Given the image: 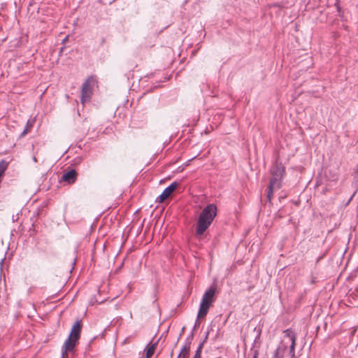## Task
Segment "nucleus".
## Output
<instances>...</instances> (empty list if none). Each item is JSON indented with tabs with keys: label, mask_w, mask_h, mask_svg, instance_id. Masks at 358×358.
<instances>
[{
	"label": "nucleus",
	"mask_w": 358,
	"mask_h": 358,
	"mask_svg": "<svg viewBox=\"0 0 358 358\" xmlns=\"http://www.w3.org/2000/svg\"><path fill=\"white\" fill-rule=\"evenodd\" d=\"M81 329V321L78 320L73 324L69 338L64 343V347L66 350H71L74 348L76 342L80 338Z\"/></svg>",
	"instance_id": "obj_3"
},
{
	"label": "nucleus",
	"mask_w": 358,
	"mask_h": 358,
	"mask_svg": "<svg viewBox=\"0 0 358 358\" xmlns=\"http://www.w3.org/2000/svg\"><path fill=\"white\" fill-rule=\"evenodd\" d=\"M271 173L272 177L270 180V182H272V185L277 184L281 186L282 178L285 173V167L281 164H275L273 166Z\"/></svg>",
	"instance_id": "obj_5"
},
{
	"label": "nucleus",
	"mask_w": 358,
	"mask_h": 358,
	"mask_svg": "<svg viewBox=\"0 0 358 358\" xmlns=\"http://www.w3.org/2000/svg\"><path fill=\"white\" fill-rule=\"evenodd\" d=\"M33 160L36 162H37V159H36V157L35 156L33 157Z\"/></svg>",
	"instance_id": "obj_19"
},
{
	"label": "nucleus",
	"mask_w": 358,
	"mask_h": 358,
	"mask_svg": "<svg viewBox=\"0 0 358 358\" xmlns=\"http://www.w3.org/2000/svg\"><path fill=\"white\" fill-rule=\"evenodd\" d=\"M217 358H221V357H217Z\"/></svg>",
	"instance_id": "obj_20"
},
{
	"label": "nucleus",
	"mask_w": 358,
	"mask_h": 358,
	"mask_svg": "<svg viewBox=\"0 0 358 358\" xmlns=\"http://www.w3.org/2000/svg\"><path fill=\"white\" fill-rule=\"evenodd\" d=\"M3 261H4V259H1V261H0V268H1V267H2V265L3 264Z\"/></svg>",
	"instance_id": "obj_17"
},
{
	"label": "nucleus",
	"mask_w": 358,
	"mask_h": 358,
	"mask_svg": "<svg viewBox=\"0 0 358 358\" xmlns=\"http://www.w3.org/2000/svg\"><path fill=\"white\" fill-rule=\"evenodd\" d=\"M202 348H203V343H201L199 345L193 358H201V355Z\"/></svg>",
	"instance_id": "obj_15"
},
{
	"label": "nucleus",
	"mask_w": 358,
	"mask_h": 358,
	"mask_svg": "<svg viewBox=\"0 0 358 358\" xmlns=\"http://www.w3.org/2000/svg\"><path fill=\"white\" fill-rule=\"evenodd\" d=\"M190 349V343H187L182 347L178 358H189V352Z\"/></svg>",
	"instance_id": "obj_9"
},
{
	"label": "nucleus",
	"mask_w": 358,
	"mask_h": 358,
	"mask_svg": "<svg viewBox=\"0 0 358 358\" xmlns=\"http://www.w3.org/2000/svg\"><path fill=\"white\" fill-rule=\"evenodd\" d=\"M94 81L92 78H88L83 84L81 89V103L84 105L90 101L92 95Z\"/></svg>",
	"instance_id": "obj_4"
},
{
	"label": "nucleus",
	"mask_w": 358,
	"mask_h": 358,
	"mask_svg": "<svg viewBox=\"0 0 358 358\" xmlns=\"http://www.w3.org/2000/svg\"><path fill=\"white\" fill-rule=\"evenodd\" d=\"M8 168V162L4 159L0 161V177H1Z\"/></svg>",
	"instance_id": "obj_11"
},
{
	"label": "nucleus",
	"mask_w": 358,
	"mask_h": 358,
	"mask_svg": "<svg viewBox=\"0 0 358 358\" xmlns=\"http://www.w3.org/2000/svg\"><path fill=\"white\" fill-rule=\"evenodd\" d=\"M284 349L278 347L274 352V355L272 358H282Z\"/></svg>",
	"instance_id": "obj_12"
},
{
	"label": "nucleus",
	"mask_w": 358,
	"mask_h": 358,
	"mask_svg": "<svg viewBox=\"0 0 358 358\" xmlns=\"http://www.w3.org/2000/svg\"><path fill=\"white\" fill-rule=\"evenodd\" d=\"M284 334H285V336L288 337L289 338L290 341H292V336L294 338H296L295 334L290 329H286L284 331Z\"/></svg>",
	"instance_id": "obj_14"
},
{
	"label": "nucleus",
	"mask_w": 358,
	"mask_h": 358,
	"mask_svg": "<svg viewBox=\"0 0 358 358\" xmlns=\"http://www.w3.org/2000/svg\"><path fill=\"white\" fill-rule=\"evenodd\" d=\"M77 176L78 173L76 171L75 169H71L70 171L63 174L62 179L69 184H73L76 182Z\"/></svg>",
	"instance_id": "obj_7"
},
{
	"label": "nucleus",
	"mask_w": 358,
	"mask_h": 358,
	"mask_svg": "<svg viewBox=\"0 0 358 358\" xmlns=\"http://www.w3.org/2000/svg\"><path fill=\"white\" fill-rule=\"evenodd\" d=\"M295 345H296V338L292 336V341H291V344L289 346V356L292 358L295 357Z\"/></svg>",
	"instance_id": "obj_10"
},
{
	"label": "nucleus",
	"mask_w": 358,
	"mask_h": 358,
	"mask_svg": "<svg viewBox=\"0 0 358 358\" xmlns=\"http://www.w3.org/2000/svg\"><path fill=\"white\" fill-rule=\"evenodd\" d=\"M215 289L213 287H210L204 292L199 305L198 319H203L206 316L210 307L215 301Z\"/></svg>",
	"instance_id": "obj_2"
},
{
	"label": "nucleus",
	"mask_w": 358,
	"mask_h": 358,
	"mask_svg": "<svg viewBox=\"0 0 358 358\" xmlns=\"http://www.w3.org/2000/svg\"><path fill=\"white\" fill-rule=\"evenodd\" d=\"M27 133V128H25L21 134V136H24Z\"/></svg>",
	"instance_id": "obj_16"
},
{
	"label": "nucleus",
	"mask_w": 358,
	"mask_h": 358,
	"mask_svg": "<svg viewBox=\"0 0 358 358\" xmlns=\"http://www.w3.org/2000/svg\"><path fill=\"white\" fill-rule=\"evenodd\" d=\"M216 205L210 203L207 205L201 212L196 227V235L201 236L206 231L217 215Z\"/></svg>",
	"instance_id": "obj_1"
},
{
	"label": "nucleus",
	"mask_w": 358,
	"mask_h": 358,
	"mask_svg": "<svg viewBox=\"0 0 358 358\" xmlns=\"http://www.w3.org/2000/svg\"><path fill=\"white\" fill-rule=\"evenodd\" d=\"M178 186V183L177 182L175 181L172 182L169 186H168L164 189L162 193L157 199V201L160 203L163 202L166 199L171 196V194L173 193V192L176 189Z\"/></svg>",
	"instance_id": "obj_6"
},
{
	"label": "nucleus",
	"mask_w": 358,
	"mask_h": 358,
	"mask_svg": "<svg viewBox=\"0 0 358 358\" xmlns=\"http://www.w3.org/2000/svg\"><path fill=\"white\" fill-rule=\"evenodd\" d=\"M252 358H258V352H255L254 353V355H253V357Z\"/></svg>",
	"instance_id": "obj_18"
},
{
	"label": "nucleus",
	"mask_w": 358,
	"mask_h": 358,
	"mask_svg": "<svg viewBox=\"0 0 358 358\" xmlns=\"http://www.w3.org/2000/svg\"><path fill=\"white\" fill-rule=\"evenodd\" d=\"M155 345H152L147 348L146 350V358H150L155 352Z\"/></svg>",
	"instance_id": "obj_13"
},
{
	"label": "nucleus",
	"mask_w": 358,
	"mask_h": 358,
	"mask_svg": "<svg viewBox=\"0 0 358 358\" xmlns=\"http://www.w3.org/2000/svg\"><path fill=\"white\" fill-rule=\"evenodd\" d=\"M280 185H278L277 184H273V185H272V182H269L266 195L268 201H271L273 196V191L280 189Z\"/></svg>",
	"instance_id": "obj_8"
}]
</instances>
